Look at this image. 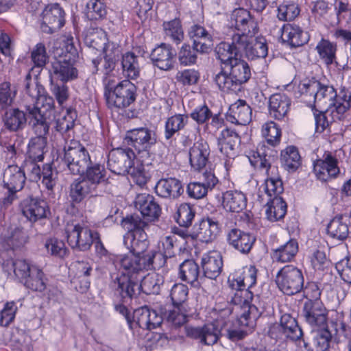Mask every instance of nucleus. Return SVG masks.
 <instances>
[{"label": "nucleus", "mask_w": 351, "mask_h": 351, "mask_svg": "<svg viewBox=\"0 0 351 351\" xmlns=\"http://www.w3.org/2000/svg\"><path fill=\"white\" fill-rule=\"evenodd\" d=\"M302 100L308 106L322 110L329 109L338 118H346L351 106V91L341 88L337 94L333 86L314 80H304L298 86Z\"/></svg>", "instance_id": "nucleus-1"}, {"label": "nucleus", "mask_w": 351, "mask_h": 351, "mask_svg": "<svg viewBox=\"0 0 351 351\" xmlns=\"http://www.w3.org/2000/svg\"><path fill=\"white\" fill-rule=\"evenodd\" d=\"M63 161L71 173L80 175L94 189L106 180L104 166L93 164L88 152L79 141L72 140L64 146Z\"/></svg>", "instance_id": "nucleus-2"}, {"label": "nucleus", "mask_w": 351, "mask_h": 351, "mask_svg": "<svg viewBox=\"0 0 351 351\" xmlns=\"http://www.w3.org/2000/svg\"><path fill=\"white\" fill-rule=\"evenodd\" d=\"M108 167L114 173L130 175L133 181L140 186L145 185L151 177L146 167L128 147L112 149L108 157Z\"/></svg>", "instance_id": "nucleus-3"}, {"label": "nucleus", "mask_w": 351, "mask_h": 351, "mask_svg": "<svg viewBox=\"0 0 351 351\" xmlns=\"http://www.w3.org/2000/svg\"><path fill=\"white\" fill-rule=\"evenodd\" d=\"M26 93L29 97V104L26 105V110L29 112L32 125L40 124L43 127V133L49 129L51 118H46L42 113L45 110H51L54 106L53 97L49 96L44 87L38 82L37 77L32 78L30 73L26 76Z\"/></svg>", "instance_id": "nucleus-4"}, {"label": "nucleus", "mask_w": 351, "mask_h": 351, "mask_svg": "<svg viewBox=\"0 0 351 351\" xmlns=\"http://www.w3.org/2000/svg\"><path fill=\"white\" fill-rule=\"evenodd\" d=\"M229 287L236 290V298H241L239 302L243 304V311L238 319V324L241 327L252 329L256 320L263 311V306L258 301V296L254 297L252 292L246 289L241 275H233L228 278Z\"/></svg>", "instance_id": "nucleus-5"}, {"label": "nucleus", "mask_w": 351, "mask_h": 351, "mask_svg": "<svg viewBox=\"0 0 351 351\" xmlns=\"http://www.w3.org/2000/svg\"><path fill=\"white\" fill-rule=\"evenodd\" d=\"M104 96L110 108H124L129 106L136 99V86L128 80L114 84L113 82L104 79Z\"/></svg>", "instance_id": "nucleus-6"}, {"label": "nucleus", "mask_w": 351, "mask_h": 351, "mask_svg": "<svg viewBox=\"0 0 351 351\" xmlns=\"http://www.w3.org/2000/svg\"><path fill=\"white\" fill-rule=\"evenodd\" d=\"M268 199L265 213L267 219H282L287 213V204L280 195L283 191L282 180L278 178H270L261 186Z\"/></svg>", "instance_id": "nucleus-7"}, {"label": "nucleus", "mask_w": 351, "mask_h": 351, "mask_svg": "<svg viewBox=\"0 0 351 351\" xmlns=\"http://www.w3.org/2000/svg\"><path fill=\"white\" fill-rule=\"evenodd\" d=\"M164 259L160 252H151L147 255H136L130 254L124 256L121 259V267L125 270L126 275L143 277L142 274L145 271L155 269L163 265V263H157V260Z\"/></svg>", "instance_id": "nucleus-8"}, {"label": "nucleus", "mask_w": 351, "mask_h": 351, "mask_svg": "<svg viewBox=\"0 0 351 351\" xmlns=\"http://www.w3.org/2000/svg\"><path fill=\"white\" fill-rule=\"evenodd\" d=\"M121 225L128 231L124 236V243L131 254L147 255L149 241L145 232L147 223L145 221H121Z\"/></svg>", "instance_id": "nucleus-9"}, {"label": "nucleus", "mask_w": 351, "mask_h": 351, "mask_svg": "<svg viewBox=\"0 0 351 351\" xmlns=\"http://www.w3.org/2000/svg\"><path fill=\"white\" fill-rule=\"evenodd\" d=\"M67 241L73 249H77L80 251L88 250L92 243L95 241L96 247H100V254H104V249L99 237V234L93 232L88 227L80 225L68 223L65 228Z\"/></svg>", "instance_id": "nucleus-10"}, {"label": "nucleus", "mask_w": 351, "mask_h": 351, "mask_svg": "<svg viewBox=\"0 0 351 351\" xmlns=\"http://www.w3.org/2000/svg\"><path fill=\"white\" fill-rule=\"evenodd\" d=\"M229 25L230 29L227 36L233 40L237 36H254L258 31L257 21L243 8L235 9L232 12Z\"/></svg>", "instance_id": "nucleus-11"}, {"label": "nucleus", "mask_w": 351, "mask_h": 351, "mask_svg": "<svg viewBox=\"0 0 351 351\" xmlns=\"http://www.w3.org/2000/svg\"><path fill=\"white\" fill-rule=\"evenodd\" d=\"M275 281L278 289L288 295L300 292L304 287L302 270L291 265H286L278 271Z\"/></svg>", "instance_id": "nucleus-12"}, {"label": "nucleus", "mask_w": 351, "mask_h": 351, "mask_svg": "<svg viewBox=\"0 0 351 351\" xmlns=\"http://www.w3.org/2000/svg\"><path fill=\"white\" fill-rule=\"evenodd\" d=\"M227 324V321L217 319L215 322L205 324L202 327L185 326L184 330L186 337L198 340L204 345L210 346L217 342Z\"/></svg>", "instance_id": "nucleus-13"}, {"label": "nucleus", "mask_w": 351, "mask_h": 351, "mask_svg": "<svg viewBox=\"0 0 351 351\" xmlns=\"http://www.w3.org/2000/svg\"><path fill=\"white\" fill-rule=\"evenodd\" d=\"M234 43L248 60L263 59L268 54V44L266 38L262 36H237Z\"/></svg>", "instance_id": "nucleus-14"}, {"label": "nucleus", "mask_w": 351, "mask_h": 351, "mask_svg": "<svg viewBox=\"0 0 351 351\" xmlns=\"http://www.w3.org/2000/svg\"><path fill=\"white\" fill-rule=\"evenodd\" d=\"M269 335L276 340L290 339L295 341L302 337L303 332L296 319L289 313H284L280 317L279 324L270 327Z\"/></svg>", "instance_id": "nucleus-15"}, {"label": "nucleus", "mask_w": 351, "mask_h": 351, "mask_svg": "<svg viewBox=\"0 0 351 351\" xmlns=\"http://www.w3.org/2000/svg\"><path fill=\"white\" fill-rule=\"evenodd\" d=\"M172 232L183 238L191 237L205 243L212 241L219 232V227L215 221H199L195 223L191 230H182L173 228Z\"/></svg>", "instance_id": "nucleus-16"}, {"label": "nucleus", "mask_w": 351, "mask_h": 351, "mask_svg": "<svg viewBox=\"0 0 351 351\" xmlns=\"http://www.w3.org/2000/svg\"><path fill=\"white\" fill-rule=\"evenodd\" d=\"M141 278L142 276L138 278L125 274L118 276L112 285L115 295L119 296L123 302H127L133 297H136L139 293L138 283Z\"/></svg>", "instance_id": "nucleus-17"}, {"label": "nucleus", "mask_w": 351, "mask_h": 351, "mask_svg": "<svg viewBox=\"0 0 351 351\" xmlns=\"http://www.w3.org/2000/svg\"><path fill=\"white\" fill-rule=\"evenodd\" d=\"M101 51L104 53V58L93 59V64L97 71H101L105 75H108L115 67L117 58L121 52L120 46L117 43L108 40L99 52Z\"/></svg>", "instance_id": "nucleus-18"}, {"label": "nucleus", "mask_w": 351, "mask_h": 351, "mask_svg": "<svg viewBox=\"0 0 351 351\" xmlns=\"http://www.w3.org/2000/svg\"><path fill=\"white\" fill-rule=\"evenodd\" d=\"M42 30L52 33L61 28L64 24V12L58 3L47 5L41 15Z\"/></svg>", "instance_id": "nucleus-19"}, {"label": "nucleus", "mask_w": 351, "mask_h": 351, "mask_svg": "<svg viewBox=\"0 0 351 351\" xmlns=\"http://www.w3.org/2000/svg\"><path fill=\"white\" fill-rule=\"evenodd\" d=\"M77 76V70L74 67L70 55L66 54L64 56H60L52 62L51 82L55 80L66 82L76 78Z\"/></svg>", "instance_id": "nucleus-20"}, {"label": "nucleus", "mask_w": 351, "mask_h": 351, "mask_svg": "<svg viewBox=\"0 0 351 351\" xmlns=\"http://www.w3.org/2000/svg\"><path fill=\"white\" fill-rule=\"evenodd\" d=\"M125 140L139 152H146L156 142L155 133L147 128H139L128 131Z\"/></svg>", "instance_id": "nucleus-21"}, {"label": "nucleus", "mask_w": 351, "mask_h": 351, "mask_svg": "<svg viewBox=\"0 0 351 351\" xmlns=\"http://www.w3.org/2000/svg\"><path fill=\"white\" fill-rule=\"evenodd\" d=\"M302 314L306 322L311 326L325 327L327 321V310L321 300L305 301Z\"/></svg>", "instance_id": "nucleus-22"}, {"label": "nucleus", "mask_w": 351, "mask_h": 351, "mask_svg": "<svg viewBox=\"0 0 351 351\" xmlns=\"http://www.w3.org/2000/svg\"><path fill=\"white\" fill-rule=\"evenodd\" d=\"M313 172L316 178L322 182L337 177L339 173L337 159L329 153L325 154L323 158L313 162Z\"/></svg>", "instance_id": "nucleus-23"}, {"label": "nucleus", "mask_w": 351, "mask_h": 351, "mask_svg": "<svg viewBox=\"0 0 351 351\" xmlns=\"http://www.w3.org/2000/svg\"><path fill=\"white\" fill-rule=\"evenodd\" d=\"M46 118L50 117L49 127L54 123L56 130L64 132L73 128L75 119V112L71 109L62 110L58 114H54L53 107L51 110H45L43 113Z\"/></svg>", "instance_id": "nucleus-24"}, {"label": "nucleus", "mask_w": 351, "mask_h": 351, "mask_svg": "<svg viewBox=\"0 0 351 351\" xmlns=\"http://www.w3.org/2000/svg\"><path fill=\"white\" fill-rule=\"evenodd\" d=\"M252 109L244 100L232 104L227 113V120L232 123L246 125L252 121Z\"/></svg>", "instance_id": "nucleus-25"}, {"label": "nucleus", "mask_w": 351, "mask_h": 351, "mask_svg": "<svg viewBox=\"0 0 351 351\" xmlns=\"http://www.w3.org/2000/svg\"><path fill=\"white\" fill-rule=\"evenodd\" d=\"M175 55V51L171 47L162 44L152 51L151 60L160 70L169 71L173 67Z\"/></svg>", "instance_id": "nucleus-26"}, {"label": "nucleus", "mask_w": 351, "mask_h": 351, "mask_svg": "<svg viewBox=\"0 0 351 351\" xmlns=\"http://www.w3.org/2000/svg\"><path fill=\"white\" fill-rule=\"evenodd\" d=\"M135 206L144 217L158 219L160 216L161 208L149 194H138L135 199Z\"/></svg>", "instance_id": "nucleus-27"}, {"label": "nucleus", "mask_w": 351, "mask_h": 351, "mask_svg": "<svg viewBox=\"0 0 351 351\" xmlns=\"http://www.w3.org/2000/svg\"><path fill=\"white\" fill-rule=\"evenodd\" d=\"M21 210L27 219H42L48 217L49 210L44 201L27 198L21 203Z\"/></svg>", "instance_id": "nucleus-28"}, {"label": "nucleus", "mask_w": 351, "mask_h": 351, "mask_svg": "<svg viewBox=\"0 0 351 351\" xmlns=\"http://www.w3.org/2000/svg\"><path fill=\"white\" fill-rule=\"evenodd\" d=\"M210 155V147L206 141L201 139L195 142L189 151V160L195 170L204 168Z\"/></svg>", "instance_id": "nucleus-29"}, {"label": "nucleus", "mask_w": 351, "mask_h": 351, "mask_svg": "<svg viewBox=\"0 0 351 351\" xmlns=\"http://www.w3.org/2000/svg\"><path fill=\"white\" fill-rule=\"evenodd\" d=\"M228 243L243 254L250 252L255 241L254 236L239 229H232L228 234Z\"/></svg>", "instance_id": "nucleus-30"}, {"label": "nucleus", "mask_w": 351, "mask_h": 351, "mask_svg": "<svg viewBox=\"0 0 351 351\" xmlns=\"http://www.w3.org/2000/svg\"><path fill=\"white\" fill-rule=\"evenodd\" d=\"M36 128V132L38 133V136L32 138L28 144L27 157L33 162H40L44 158L45 149L46 146V139L43 136L46 132H42L43 129L40 124L32 125ZM49 130V129L47 130Z\"/></svg>", "instance_id": "nucleus-31"}, {"label": "nucleus", "mask_w": 351, "mask_h": 351, "mask_svg": "<svg viewBox=\"0 0 351 351\" xmlns=\"http://www.w3.org/2000/svg\"><path fill=\"white\" fill-rule=\"evenodd\" d=\"M25 175L17 165H9L3 173V183L10 191H21L25 182Z\"/></svg>", "instance_id": "nucleus-32"}, {"label": "nucleus", "mask_w": 351, "mask_h": 351, "mask_svg": "<svg viewBox=\"0 0 351 351\" xmlns=\"http://www.w3.org/2000/svg\"><path fill=\"white\" fill-rule=\"evenodd\" d=\"M281 38L292 47H299L308 42V36L299 26L288 23L282 27Z\"/></svg>", "instance_id": "nucleus-33"}, {"label": "nucleus", "mask_w": 351, "mask_h": 351, "mask_svg": "<svg viewBox=\"0 0 351 351\" xmlns=\"http://www.w3.org/2000/svg\"><path fill=\"white\" fill-rule=\"evenodd\" d=\"M223 261L221 255L217 252L204 254L202 258V267L204 276L210 279H215L221 273Z\"/></svg>", "instance_id": "nucleus-34"}, {"label": "nucleus", "mask_w": 351, "mask_h": 351, "mask_svg": "<svg viewBox=\"0 0 351 351\" xmlns=\"http://www.w3.org/2000/svg\"><path fill=\"white\" fill-rule=\"evenodd\" d=\"M245 195L239 191H227L222 195V206L226 212L239 213L246 206Z\"/></svg>", "instance_id": "nucleus-35"}, {"label": "nucleus", "mask_w": 351, "mask_h": 351, "mask_svg": "<svg viewBox=\"0 0 351 351\" xmlns=\"http://www.w3.org/2000/svg\"><path fill=\"white\" fill-rule=\"evenodd\" d=\"M199 268L198 265L192 259L185 260L179 267V278L191 284L195 288H199L202 284V278L199 279Z\"/></svg>", "instance_id": "nucleus-36"}, {"label": "nucleus", "mask_w": 351, "mask_h": 351, "mask_svg": "<svg viewBox=\"0 0 351 351\" xmlns=\"http://www.w3.org/2000/svg\"><path fill=\"white\" fill-rule=\"evenodd\" d=\"M291 105L290 99L285 94H274L271 96L269 112L273 118L281 120L287 114Z\"/></svg>", "instance_id": "nucleus-37"}, {"label": "nucleus", "mask_w": 351, "mask_h": 351, "mask_svg": "<svg viewBox=\"0 0 351 351\" xmlns=\"http://www.w3.org/2000/svg\"><path fill=\"white\" fill-rule=\"evenodd\" d=\"M156 194L162 197L176 198L183 191L180 182L176 178H165L160 180L155 186Z\"/></svg>", "instance_id": "nucleus-38"}, {"label": "nucleus", "mask_w": 351, "mask_h": 351, "mask_svg": "<svg viewBox=\"0 0 351 351\" xmlns=\"http://www.w3.org/2000/svg\"><path fill=\"white\" fill-rule=\"evenodd\" d=\"M238 141L239 136L234 131L228 128L223 129L218 137V147L228 158H234V147Z\"/></svg>", "instance_id": "nucleus-39"}, {"label": "nucleus", "mask_w": 351, "mask_h": 351, "mask_svg": "<svg viewBox=\"0 0 351 351\" xmlns=\"http://www.w3.org/2000/svg\"><path fill=\"white\" fill-rule=\"evenodd\" d=\"M299 246L296 239H291L285 244L273 250L272 258L280 263L291 262L298 252Z\"/></svg>", "instance_id": "nucleus-40"}, {"label": "nucleus", "mask_w": 351, "mask_h": 351, "mask_svg": "<svg viewBox=\"0 0 351 351\" xmlns=\"http://www.w3.org/2000/svg\"><path fill=\"white\" fill-rule=\"evenodd\" d=\"M28 119H29V123L32 124V122H30L31 119L29 115L27 117L23 111L18 108H12L6 111L4 116V123L6 128L10 130L16 131L25 127Z\"/></svg>", "instance_id": "nucleus-41"}, {"label": "nucleus", "mask_w": 351, "mask_h": 351, "mask_svg": "<svg viewBox=\"0 0 351 351\" xmlns=\"http://www.w3.org/2000/svg\"><path fill=\"white\" fill-rule=\"evenodd\" d=\"M225 68L241 84L246 82L250 77V67L244 60L239 58L232 60Z\"/></svg>", "instance_id": "nucleus-42"}, {"label": "nucleus", "mask_w": 351, "mask_h": 351, "mask_svg": "<svg viewBox=\"0 0 351 351\" xmlns=\"http://www.w3.org/2000/svg\"><path fill=\"white\" fill-rule=\"evenodd\" d=\"M163 283V277L158 274L143 275V278L138 283L139 291L141 290L147 295L158 294Z\"/></svg>", "instance_id": "nucleus-43"}, {"label": "nucleus", "mask_w": 351, "mask_h": 351, "mask_svg": "<svg viewBox=\"0 0 351 351\" xmlns=\"http://www.w3.org/2000/svg\"><path fill=\"white\" fill-rule=\"evenodd\" d=\"M231 40V43L221 42L216 47L217 57L225 66L229 64L232 60L237 59L238 54L241 53V50L233 43V39Z\"/></svg>", "instance_id": "nucleus-44"}, {"label": "nucleus", "mask_w": 351, "mask_h": 351, "mask_svg": "<svg viewBox=\"0 0 351 351\" xmlns=\"http://www.w3.org/2000/svg\"><path fill=\"white\" fill-rule=\"evenodd\" d=\"M123 74L126 77L135 80L140 74V66L137 56L134 53L127 52L122 56Z\"/></svg>", "instance_id": "nucleus-45"}, {"label": "nucleus", "mask_w": 351, "mask_h": 351, "mask_svg": "<svg viewBox=\"0 0 351 351\" xmlns=\"http://www.w3.org/2000/svg\"><path fill=\"white\" fill-rule=\"evenodd\" d=\"M215 82L223 92L237 93L240 90L241 86L225 67L216 75Z\"/></svg>", "instance_id": "nucleus-46"}, {"label": "nucleus", "mask_w": 351, "mask_h": 351, "mask_svg": "<svg viewBox=\"0 0 351 351\" xmlns=\"http://www.w3.org/2000/svg\"><path fill=\"white\" fill-rule=\"evenodd\" d=\"M95 189L81 176L71 184L70 196L73 202H80Z\"/></svg>", "instance_id": "nucleus-47"}, {"label": "nucleus", "mask_w": 351, "mask_h": 351, "mask_svg": "<svg viewBox=\"0 0 351 351\" xmlns=\"http://www.w3.org/2000/svg\"><path fill=\"white\" fill-rule=\"evenodd\" d=\"M108 38L105 32L101 29H93L86 33L84 37L86 45L93 51H100L106 44Z\"/></svg>", "instance_id": "nucleus-48"}, {"label": "nucleus", "mask_w": 351, "mask_h": 351, "mask_svg": "<svg viewBox=\"0 0 351 351\" xmlns=\"http://www.w3.org/2000/svg\"><path fill=\"white\" fill-rule=\"evenodd\" d=\"M281 162L289 171H295L300 165L301 157L298 149L294 146H288L282 150Z\"/></svg>", "instance_id": "nucleus-49"}, {"label": "nucleus", "mask_w": 351, "mask_h": 351, "mask_svg": "<svg viewBox=\"0 0 351 351\" xmlns=\"http://www.w3.org/2000/svg\"><path fill=\"white\" fill-rule=\"evenodd\" d=\"M320 58L326 64H331L336 60L337 45L328 40L322 39L316 47Z\"/></svg>", "instance_id": "nucleus-50"}, {"label": "nucleus", "mask_w": 351, "mask_h": 351, "mask_svg": "<svg viewBox=\"0 0 351 351\" xmlns=\"http://www.w3.org/2000/svg\"><path fill=\"white\" fill-rule=\"evenodd\" d=\"M23 280L24 285L34 291L42 292L46 289L44 273L36 267L32 268V273Z\"/></svg>", "instance_id": "nucleus-51"}, {"label": "nucleus", "mask_w": 351, "mask_h": 351, "mask_svg": "<svg viewBox=\"0 0 351 351\" xmlns=\"http://www.w3.org/2000/svg\"><path fill=\"white\" fill-rule=\"evenodd\" d=\"M272 150L266 148L264 144L259 145L256 152L250 153L248 159L251 165L254 167H260L261 168H267L269 167V159L271 156Z\"/></svg>", "instance_id": "nucleus-52"}, {"label": "nucleus", "mask_w": 351, "mask_h": 351, "mask_svg": "<svg viewBox=\"0 0 351 351\" xmlns=\"http://www.w3.org/2000/svg\"><path fill=\"white\" fill-rule=\"evenodd\" d=\"M262 136L266 140L267 143L275 147L278 145L281 139V129L277 123L274 121H267L262 126Z\"/></svg>", "instance_id": "nucleus-53"}, {"label": "nucleus", "mask_w": 351, "mask_h": 351, "mask_svg": "<svg viewBox=\"0 0 351 351\" xmlns=\"http://www.w3.org/2000/svg\"><path fill=\"white\" fill-rule=\"evenodd\" d=\"M187 122L188 117L185 114H177L168 118L165 123V138H171L177 132L183 129Z\"/></svg>", "instance_id": "nucleus-54"}, {"label": "nucleus", "mask_w": 351, "mask_h": 351, "mask_svg": "<svg viewBox=\"0 0 351 351\" xmlns=\"http://www.w3.org/2000/svg\"><path fill=\"white\" fill-rule=\"evenodd\" d=\"M163 30L166 37L176 44L180 43L184 38V31L179 19H173L163 23Z\"/></svg>", "instance_id": "nucleus-55"}, {"label": "nucleus", "mask_w": 351, "mask_h": 351, "mask_svg": "<svg viewBox=\"0 0 351 351\" xmlns=\"http://www.w3.org/2000/svg\"><path fill=\"white\" fill-rule=\"evenodd\" d=\"M315 110L319 111L318 114L315 112H314L315 130L317 132H322L332 121L343 119L336 117L334 113L328 112V108H326V110L315 108Z\"/></svg>", "instance_id": "nucleus-56"}, {"label": "nucleus", "mask_w": 351, "mask_h": 351, "mask_svg": "<svg viewBox=\"0 0 351 351\" xmlns=\"http://www.w3.org/2000/svg\"><path fill=\"white\" fill-rule=\"evenodd\" d=\"M84 13L88 19L97 20L106 15V9L100 0H89L86 3Z\"/></svg>", "instance_id": "nucleus-57"}, {"label": "nucleus", "mask_w": 351, "mask_h": 351, "mask_svg": "<svg viewBox=\"0 0 351 351\" xmlns=\"http://www.w3.org/2000/svg\"><path fill=\"white\" fill-rule=\"evenodd\" d=\"M326 230L331 237L341 241L346 239L349 234L348 225L343 221H330Z\"/></svg>", "instance_id": "nucleus-58"}, {"label": "nucleus", "mask_w": 351, "mask_h": 351, "mask_svg": "<svg viewBox=\"0 0 351 351\" xmlns=\"http://www.w3.org/2000/svg\"><path fill=\"white\" fill-rule=\"evenodd\" d=\"M167 322L175 326H180L187 321L184 306H175L164 313Z\"/></svg>", "instance_id": "nucleus-59"}, {"label": "nucleus", "mask_w": 351, "mask_h": 351, "mask_svg": "<svg viewBox=\"0 0 351 351\" xmlns=\"http://www.w3.org/2000/svg\"><path fill=\"white\" fill-rule=\"evenodd\" d=\"M189 293L188 287L182 283L175 284L171 290V299L175 306H184Z\"/></svg>", "instance_id": "nucleus-60"}, {"label": "nucleus", "mask_w": 351, "mask_h": 351, "mask_svg": "<svg viewBox=\"0 0 351 351\" xmlns=\"http://www.w3.org/2000/svg\"><path fill=\"white\" fill-rule=\"evenodd\" d=\"M199 73L197 71L191 69L179 71L176 75V81L184 86L196 84L199 81Z\"/></svg>", "instance_id": "nucleus-61"}, {"label": "nucleus", "mask_w": 351, "mask_h": 351, "mask_svg": "<svg viewBox=\"0 0 351 351\" xmlns=\"http://www.w3.org/2000/svg\"><path fill=\"white\" fill-rule=\"evenodd\" d=\"M300 10L298 5L293 3H283L278 8V18L281 21H291L298 14Z\"/></svg>", "instance_id": "nucleus-62"}, {"label": "nucleus", "mask_w": 351, "mask_h": 351, "mask_svg": "<svg viewBox=\"0 0 351 351\" xmlns=\"http://www.w3.org/2000/svg\"><path fill=\"white\" fill-rule=\"evenodd\" d=\"M28 236L25 231L19 227L11 228L8 243L12 247H20L27 241Z\"/></svg>", "instance_id": "nucleus-63"}, {"label": "nucleus", "mask_w": 351, "mask_h": 351, "mask_svg": "<svg viewBox=\"0 0 351 351\" xmlns=\"http://www.w3.org/2000/svg\"><path fill=\"white\" fill-rule=\"evenodd\" d=\"M319 330L313 338L317 351H326L328 349L332 335L325 327Z\"/></svg>", "instance_id": "nucleus-64"}]
</instances>
